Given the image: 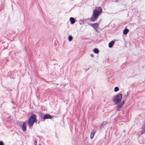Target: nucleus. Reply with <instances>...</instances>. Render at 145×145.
<instances>
[{
  "label": "nucleus",
  "mask_w": 145,
  "mask_h": 145,
  "mask_svg": "<svg viewBox=\"0 0 145 145\" xmlns=\"http://www.w3.org/2000/svg\"><path fill=\"white\" fill-rule=\"evenodd\" d=\"M122 95L121 93L118 94L114 96L112 101L114 104L117 105V110H120L122 108L125 103V101L121 102L122 99Z\"/></svg>",
  "instance_id": "1"
},
{
  "label": "nucleus",
  "mask_w": 145,
  "mask_h": 145,
  "mask_svg": "<svg viewBox=\"0 0 145 145\" xmlns=\"http://www.w3.org/2000/svg\"><path fill=\"white\" fill-rule=\"evenodd\" d=\"M102 9L101 7H99L98 9L94 10L93 12L92 16L90 19V20L92 22H94L97 19L99 14L101 12Z\"/></svg>",
  "instance_id": "2"
},
{
  "label": "nucleus",
  "mask_w": 145,
  "mask_h": 145,
  "mask_svg": "<svg viewBox=\"0 0 145 145\" xmlns=\"http://www.w3.org/2000/svg\"><path fill=\"white\" fill-rule=\"evenodd\" d=\"M37 116L35 114H33L30 117L28 120V124L30 127H32L34 123L37 121Z\"/></svg>",
  "instance_id": "3"
},
{
  "label": "nucleus",
  "mask_w": 145,
  "mask_h": 145,
  "mask_svg": "<svg viewBox=\"0 0 145 145\" xmlns=\"http://www.w3.org/2000/svg\"><path fill=\"white\" fill-rule=\"evenodd\" d=\"M52 118L51 116L48 114H46L44 115L43 119L44 120V121L46 119H51Z\"/></svg>",
  "instance_id": "4"
},
{
  "label": "nucleus",
  "mask_w": 145,
  "mask_h": 145,
  "mask_svg": "<svg viewBox=\"0 0 145 145\" xmlns=\"http://www.w3.org/2000/svg\"><path fill=\"white\" fill-rule=\"evenodd\" d=\"M93 27L95 29L96 31H97V28L98 27V24L97 23H94L93 25Z\"/></svg>",
  "instance_id": "5"
},
{
  "label": "nucleus",
  "mask_w": 145,
  "mask_h": 145,
  "mask_svg": "<svg viewBox=\"0 0 145 145\" xmlns=\"http://www.w3.org/2000/svg\"><path fill=\"white\" fill-rule=\"evenodd\" d=\"M26 123L25 122L24 123L22 127V129L24 131H26Z\"/></svg>",
  "instance_id": "6"
},
{
  "label": "nucleus",
  "mask_w": 145,
  "mask_h": 145,
  "mask_svg": "<svg viewBox=\"0 0 145 145\" xmlns=\"http://www.w3.org/2000/svg\"><path fill=\"white\" fill-rule=\"evenodd\" d=\"M70 20L71 21V24H74L75 22L74 19L72 17L70 18Z\"/></svg>",
  "instance_id": "7"
},
{
  "label": "nucleus",
  "mask_w": 145,
  "mask_h": 145,
  "mask_svg": "<svg viewBox=\"0 0 145 145\" xmlns=\"http://www.w3.org/2000/svg\"><path fill=\"white\" fill-rule=\"evenodd\" d=\"M95 132V131L93 130L91 132L90 135V138H93Z\"/></svg>",
  "instance_id": "8"
},
{
  "label": "nucleus",
  "mask_w": 145,
  "mask_h": 145,
  "mask_svg": "<svg viewBox=\"0 0 145 145\" xmlns=\"http://www.w3.org/2000/svg\"><path fill=\"white\" fill-rule=\"evenodd\" d=\"M114 42L113 41H111L108 44V46L109 48H111L112 47L113 45L114 44Z\"/></svg>",
  "instance_id": "9"
},
{
  "label": "nucleus",
  "mask_w": 145,
  "mask_h": 145,
  "mask_svg": "<svg viewBox=\"0 0 145 145\" xmlns=\"http://www.w3.org/2000/svg\"><path fill=\"white\" fill-rule=\"evenodd\" d=\"M129 30L127 29H125L123 31V34L124 35L127 34L129 32Z\"/></svg>",
  "instance_id": "10"
},
{
  "label": "nucleus",
  "mask_w": 145,
  "mask_h": 145,
  "mask_svg": "<svg viewBox=\"0 0 145 145\" xmlns=\"http://www.w3.org/2000/svg\"><path fill=\"white\" fill-rule=\"evenodd\" d=\"M145 131V123L144 124L142 127V132L141 133V134L143 133Z\"/></svg>",
  "instance_id": "11"
},
{
  "label": "nucleus",
  "mask_w": 145,
  "mask_h": 145,
  "mask_svg": "<svg viewBox=\"0 0 145 145\" xmlns=\"http://www.w3.org/2000/svg\"><path fill=\"white\" fill-rule=\"evenodd\" d=\"M94 53L96 54H97L99 52V50L97 48H95L93 50Z\"/></svg>",
  "instance_id": "12"
},
{
  "label": "nucleus",
  "mask_w": 145,
  "mask_h": 145,
  "mask_svg": "<svg viewBox=\"0 0 145 145\" xmlns=\"http://www.w3.org/2000/svg\"><path fill=\"white\" fill-rule=\"evenodd\" d=\"M73 37L71 36H69L68 37V40L69 41H71L72 40Z\"/></svg>",
  "instance_id": "13"
},
{
  "label": "nucleus",
  "mask_w": 145,
  "mask_h": 145,
  "mask_svg": "<svg viewBox=\"0 0 145 145\" xmlns=\"http://www.w3.org/2000/svg\"><path fill=\"white\" fill-rule=\"evenodd\" d=\"M119 90V88L118 87H116L115 88L114 91L115 92L118 91Z\"/></svg>",
  "instance_id": "14"
},
{
  "label": "nucleus",
  "mask_w": 145,
  "mask_h": 145,
  "mask_svg": "<svg viewBox=\"0 0 145 145\" xmlns=\"http://www.w3.org/2000/svg\"><path fill=\"white\" fill-rule=\"evenodd\" d=\"M0 145H4V143L2 141H0Z\"/></svg>",
  "instance_id": "15"
},
{
  "label": "nucleus",
  "mask_w": 145,
  "mask_h": 145,
  "mask_svg": "<svg viewBox=\"0 0 145 145\" xmlns=\"http://www.w3.org/2000/svg\"><path fill=\"white\" fill-rule=\"evenodd\" d=\"M37 143L36 140L34 142V145H37Z\"/></svg>",
  "instance_id": "16"
},
{
  "label": "nucleus",
  "mask_w": 145,
  "mask_h": 145,
  "mask_svg": "<svg viewBox=\"0 0 145 145\" xmlns=\"http://www.w3.org/2000/svg\"><path fill=\"white\" fill-rule=\"evenodd\" d=\"M93 25V24H90V25L93 27V25Z\"/></svg>",
  "instance_id": "17"
},
{
  "label": "nucleus",
  "mask_w": 145,
  "mask_h": 145,
  "mask_svg": "<svg viewBox=\"0 0 145 145\" xmlns=\"http://www.w3.org/2000/svg\"><path fill=\"white\" fill-rule=\"evenodd\" d=\"M91 56L93 57V54H91Z\"/></svg>",
  "instance_id": "18"
},
{
  "label": "nucleus",
  "mask_w": 145,
  "mask_h": 145,
  "mask_svg": "<svg viewBox=\"0 0 145 145\" xmlns=\"http://www.w3.org/2000/svg\"><path fill=\"white\" fill-rule=\"evenodd\" d=\"M126 95V96H127L128 95V94H127V95Z\"/></svg>",
  "instance_id": "19"
},
{
  "label": "nucleus",
  "mask_w": 145,
  "mask_h": 145,
  "mask_svg": "<svg viewBox=\"0 0 145 145\" xmlns=\"http://www.w3.org/2000/svg\"><path fill=\"white\" fill-rule=\"evenodd\" d=\"M104 123H104H103V124H102L101 125H103V124Z\"/></svg>",
  "instance_id": "20"
}]
</instances>
